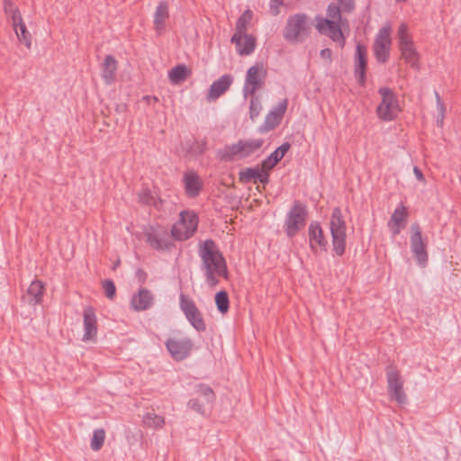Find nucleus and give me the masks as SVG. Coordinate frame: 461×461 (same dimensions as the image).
<instances>
[{"mask_svg":"<svg viewBox=\"0 0 461 461\" xmlns=\"http://www.w3.org/2000/svg\"><path fill=\"white\" fill-rule=\"evenodd\" d=\"M443 120H444V114H440V118H438L437 120V123L438 126H442L443 125Z\"/></svg>","mask_w":461,"mask_h":461,"instance_id":"nucleus-57","label":"nucleus"},{"mask_svg":"<svg viewBox=\"0 0 461 461\" xmlns=\"http://www.w3.org/2000/svg\"><path fill=\"white\" fill-rule=\"evenodd\" d=\"M217 156L223 161H231L237 156L240 158V141L231 145L224 146L222 149L218 150Z\"/></svg>","mask_w":461,"mask_h":461,"instance_id":"nucleus-30","label":"nucleus"},{"mask_svg":"<svg viewBox=\"0 0 461 461\" xmlns=\"http://www.w3.org/2000/svg\"><path fill=\"white\" fill-rule=\"evenodd\" d=\"M411 250L416 259L417 264L424 267H426L429 256L427 252V244L422 238L421 229L419 223H412L411 226Z\"/></svg>","mask_w":461,"mask_h":461,"instance_id":"nucleus-11","label":"nucleus"},{"mask_svg":"<svg viewBox=\"0 0 461 461\" xmlns=\"http://www.w3.org/2000/svg\"><path fill=\"white\" fill-rule=\"evenodd\" d=\"M44 291V284L40 280H34L22 295V302L30 306L40 304L42 302Z\"/></svg>","mask_w":461,"mask_h":461,"instance_id":"nucleus-19","label":"nucleus"},{"mask_svg":"<svg viewBox=\"0 0 461 461\" xmlns=\"http://www.w3.org/2000/svg\"><path fill=\"white\" fill-rule=\"evenodd\" d=\"M165 346L174 360L182 361L190 356L194 342L190 338L177 332L167 339Z\"/></svg>","mask_w":461,"mask_h":461,"instance_id":"nucleus-8","label":"nucleus"},{"mask_svg":"<svg viewBox=\"0 0 461 461\" xmlns=\"http://www.w3.org/2000/svg\"><path fill=\"white\" fill-rule=\"evenodd\" d=\"M308 212L306 205L300 201H294L293 206L286 213L285 220V231L288 238L295 237L305 226Z\"/></svg>","mask_w":461,"mask_h":461,"instance_id":"nucleus-4","label":"nucleus"},{"mask_svg":"<svg viewBox=\"0 0 461 461\" xmlns=\"http://www.w3.org/2000/svg\"><path fill=\"white\" fill-rule=\"evenodd\" d=\"M342 9L337 4H330L327 8V15L328 19L330 21H336V23H340L341 26H348V20L343 19L341 16Z\"/></svg>","mask_w":461,"mask_h":461,"instance_id":"nucleus-31","label":"nucleus"},{"mask_svg":"<svg viewBox=\"0 0 461 461\" xmlns=\"http://www.w3.org/2000/svg\"><path fill=\"white\" fill-rule=\"evenodd\" d=\"M288 99L280 101L267 115L264 122L259 127L261 133L268 132L276 128L282 122L284 114L286 112Z\"/></svg>","mask_w":461,"mask_h":461,"instance_id":"nucleus-15","label":"nucleus"},{"mask_svg":"<svg viewBox=\"0 0 461 461\" xmlns=\"http://www.w3.org/2000/svg\"><path fill=\"white\" fill-rule=\"evenodd\" d=\"M309 247L313 253L327 251L328 240L319 221H312L308 228Z\"/></svg>","mask_w":461,"mask_h":461,"instance_id":"nucleus-17","label":"nucleus"},{"mask_svg":"<svg viewBox=\"0 0 461 461\" xmlns=\"http://www.w3.org/2000/svg\"><path fill=\"white\" fill-rule=\"evenodd\" d=\"M197 225V215L191 211H183L180 212V219L171 229V236L176 240H186L195 233Z\"/></svg>","mask_w":461,"mask_h":461,"instance_id":"nucleus-7","label":"nucleus"},{"mask_svg":"<svg viewBox=\"0 0 461 461\" xmlns=\"http://www.w3.org/2000/svg\"><path fill=\"white\" fill-rule=\"evenodd\" d=\"M277 461H280V460H277Z\"/></svg>","mask_w":461,"mask_h":461,"instance_id":"nucleus-58","label":"nucleus"},{"mask_svg":"<svg viewBox=\"0 0 461 461\" xmlns=\"http://www.w3.org/2000/svg\"><path fill=\"white\" fill-rule=\"evenodd\" d=\"M198 256L201 260L200 269L209 287L214 288L218 285L221 277L228 279L229 271L226 260L214 240H206L200 242Z\"/></svg>","mask_w":461,"mask_h":461,"instance_id":"nucleus-1","label":"nucleus"},{"mask_svg":"<svg viewBox=\"0 0 461 461\" xmlns=\"http://www.w3.org/2000/svg\"><path fill=\"white\" fill-rule=\"evenodd\" d=\"M103 288L104 290L105 296L113 300L115 297L116 287L113 280L106 279L103 282Z\"/></svg>","mask_w":461,"mask_h":461,"instance_id":"nucleus-43","label":"nucleus"},{"mask_svg":"<svg viewBox=\"0 0 461 461\" xmlns=\"http://www.w3.org/2000/svg\"><path fill=\"white\" fill-rule=\"evenodd\" d=\"M8 16L12 20V23H13V27L14 28H16L20 24L24 23L19 10L14 11L13 14H11Z\"/></svg>","mask_w":461,"mask_h":461,"instance_id":"nucleus-46","label":"nucleus"},{"mask_svg":"<svg viewBox=\"0 0 461 461\" xmlns=\"http://www.w3.org/2000/svg\"><path fill=\"white\" fill-rule=\"evenodd\" d=\"M247 24L248 23L243 20L238 19L236 23L235 33L230 39L231 42H237L239 44V41L240 40V36L248 35L247 34Z\"/></svg>","mask_w":461,"mask_h":461,"instance_id":"nucleus-40","label":"nucleus"},{"mask_svg":"<svg viewBox=\"0 0 461 461\" xmlns=\"http://www.w3.org/2000/svg\"><path fill=\"white\" fill-rule=\"evenodd\" d=\"M284 0H271L270 7L273 14L277 15L279 14V7L283 5Z\"/></svg>","mask_w":461,"mask_h":461,"instance_id":"nucleus-50","label":"nucleus"},{"mask_svg":"<svg viewBox=\"0 0 461 461\" xmlns=\"http://www.w3.org/2000/svg\"><path fill=\"white\" fill-rule=\"evenodd\" d=\"M207 149V140L205 139L195 140L190 148V152L194 155H202Z\"/></svg>","mask_w":461,"mask_h":461,"instance_id":"nucleus-42","label":"nucleus"},{"mask_svg":"<svg viewBox=\"0 0 461 461\" xmlns=\"http://www.w3.org/2000/svg\"><path fill=\"white\" fill-rule=\"evenodd\" d=\"M215 303L221 313H226L230 307V301L227 292L220 291L215 295Z\"/></svg>","mask_w":461,"mask_h":461,"instance_id":"nucleus-35","label":"nucleus"},{"mask_svg":"<svg viewBox=\"0 0 461 461\" xmlns=\"http://www.w3.org/2000/svg\"><path fill=\"white\" fill-rule=\"evenodd\" d=\"M413 173L419 181H424V176L419 167H414Z\"/></svg>","mask_w":461,"mask_h":461,"instance_id":"nucleus-54","label":"nucleus"},{"mask_svg":"<svg viewBox=\"0 0 461 461\" xmlns=\"http://www.w3.org/2000/svg\"><path fill=\"white\" fill-rule=\"evenodd\" d=\"M290 147L291 146L288 142H285L281 146H279L276 149H275L274 153L277 154L276 156L279 157L280 159H282L285 157V153L289 150Z\"/></svg>","mask_w":461,"mask_h":461,"instance_id":"nucleus-47","label":"nucleus"},{"mask_svg":"<svg viewBox=\"0 0 461 461\" xmlns=\"http://www.w3.org/2000/svg\"><path fill=\"white\" fill-rule=\"evenodd\" d=\"M184 184L185 194L188 197H196L203 186V182L196 172L190 170L184 175Z\"/></svg>","mask_w":461,"mask_h":461,"instance_id":"nucleus-25","label":"nucleus"},{"mask_svg":"<svg viewBox=\"0 0 461 461\" xmlns=\"http://www.w3.org/2000/svg\"><path fill=\"white\" fill-rule=\"evenodd\" d=\"M169 18L168 4L166 1L158 3L154 14V28L158 33H161L165 29V23Z\"/></svg>","mask_w":461,"mask_h":461,"instance_id":"nucleus-26","label":"nucleus"},{"mask_svg":"<svg viewBox=\"0 0 461 461\" xmlns=\"http://www.w3.org/2000/svg\"><path fill=\"white\" fill-rule=\"evenodd\" d=\"M267 77V70L263 64L257 63L250 67L245 77V82L242 88V94L244 98H248L249 95H253L256 92L264 86L265 80Z\"/></svg>","mask_w":461,"mask_h":461,"instance_id":"nucleus-9","label":"nucleus"},{"mask_svg":"<svg viewBox=\"0 0 461 461\" xmlns=\"http://www.w3.org/2000/svg\"><path fill=\"white\" fill-rule=\"evenodd\" d=\"M330 230L332 238L333 251L342 256L346 250L347 225L339 207L332 210L330 220Z\"/></svg>","mask_w":461,"mask_h":461,"instance_id":"nucleus-3","label":"nucleus"},{"mask_svg":"<svg viewBox=\"0 0 461 461\" xmlns=\"http://www.w3.org/2000/svg\"><path fill=\"white\" fill-rule=\"evenodd\" d=\"M436 97H437L438 109L440 112V114H444V112H445L444 104L441 102L440 96L438 93H436Z\"/></svg>","mask_w":461,"mask_h":461,"instance_id":"nucleus-53","label":"nucleus"},{"mask_svg":"<svg viewBox=\"0 0 461 461\" xmlns=\"http://www.w3.org/2000/svg\"><path fill=\"white\" fill-rule=\"evenodd\" d=\"M399 48L402 57L412 68H418V53L413 46V42L408 34V28L405 23H402L398 29Z\"/></svg>","mask_w":461,"mask_h":461,"instance_id":"nucleus-12","label":"nucleus"},{"mask_svg":"<svg viewBox=\"0 0 461 461\" xmlns=\"http://www.w3.org/2000/svg\"><path fill=\"white\" fill-rule=\"evenodd\" d=\"M105 438V432L103 429L94 430L91 439V448L94 451H98L102 448Z\"/></svg>","mask_w":461,"mask_h":461,"instance_id":"nucleus-39","label":"nucleus"},{"mask_svg":"<svg viewBox=\"0 0 461 461\" xmlns=\"http://www.w3.org/2000/svg\"><path fill=\"white\" fill-rule=\"evenodd\" d=\"M236 46L237 52L241 56H247L251 54L256 48V39L252 35L240 36L239 44L233 42Z\"/></svg>","mask_w":461,"mask_h":461,"instance_id":"nucleus-28","label":"nucleus"},{"mask_svg":"<svg viewBox=\"0 0 461 461\" xmlns=\"http://www.w3.org/2000/svg\"><path fill=\"white\" fill-rule=\"evenodd\" d=\"M274 151L262 161L261 166L266 168L268 172L272 168L276 167V165L281 160L279 157L276 156Z\"/></svg>","mask_w":461,"mask_h":461,"instance_id":"nucleus-44","label":"nucleus"},{"mask_svg":"<svg viewBox=\"0 0 461 461\" xmlns=\"http://www.w3.org/2000/svg\"><path fill=\"white\" fill-rule=\"evenodd\" d=\"M143 422L149 428H161L165 424L164 417L156 414L155 412H148L143 417Z\"/></svg>","mask_w":461,"mask_h":461,"instance_id":"nucleus-34","label":"nucleus"},{"mask_svg":"<svg viewBox=\"0 0 461 461\" xmlns=\"http://www.w3.org/2000/svg\"><path fill=\"white\" fill-rule=\"evenodd\" d=\"M187 68L185 65H177L168 72V77L173 83H180L186 78Z\"/></svg>","mask_w":461,"mask_h":461,"instance_id":"nucleus-32","label":"nucleus"},{"mask_svg":"<svg viewBox=\"0 0 461 461\" xmlns=\"http://www.w3.org/2000/svg\"><path fill=\"white\" fill-rule=\"evenodd\" d=\"M153 304L154 295L146 288H140L137 294L132 295L131 300V306L136 312L146 311Z\"/></svg>","mask_w":461,"mask_h":461,"instance_id":"nucleus-22","label":"nucleus"},{"mask_svg":"<svg viewBox=\"0 0 461 461\" xmlns=\"http://www.w3.org/2000/svg\"><path fill=\"white\" fill-rule=\"evenodd\" d=\"M4 9L7 15H10L14 11L18 10V8L14 5V4L11 0L4 1Z\"/></svg>","mask_w":461,"mask_h":461,"instance_id":"nucleus-49","label":"nucleus"},{"mask_svg":"<svg viewBox=\"0 0 461 461\" xmlns=\"http://www.w3.org/2000/svg\"><path fill=\"white\" fill-rule=\"evenodd\" d=\"M240 158H247L259 149L263 145V140L254 139V140H240Z\"/></svg>","mask_w":461,"mask_h":461,"instance_id":"nucleus-29","label":"nucleus"},{"mask_svg":"<svg viewBox=\"0 0 461 461\" xmlns=\"http://www.w3.org/2000/svg\"><path fill=\"white\" fill-rule=\"evenodd\" d=\"M139 202L149 206H158V197L149 188H142L139 193Z\"/></svg>","mask_w":461,"mask_h":461,"instance_id":"nucleus-33","label":"nucleus"},{"mask_svg":"<svg viewBox=\"0 0 461 461\" xmlns=\"http://www.w3.org/2000/svg\"><path fill=\"white\" fill-rule=\"evenodd\" d=\"M391 26H384L375 40L374 52L378 62L385 63L388 59L391 47Z\"/></svg>","mask_w":461,"mask_h":461,"instance_id":"nucleus-14","label":"nucleus"},{"mask_svg":"<svg viewBox=\"0 0 461 461\" xmlns=\"http://www.w3.org/2000/svg\"><path fill=\"white\" fill-rule=\"evenodd\" d=\"M337 2L343 13H351L355 8V0H337Z\"/></svg>","mask_w":461,"mask_h":461,"instance_id":"nucleus-45","label":"nucleus"},{"mask_svg":"<svg viewBox=\"0 0 461 461\" xmlns=\"http://www.w3.org/2000/svg\"><path fill=\"white\" fill-rule=\"evenodd\" d=\"M252 18V13L250 10L245 11L240 16V19L243 20L246 23H249Z\"/></svg>","mask_w":461,"mask_h":461,"instance_id":"nucleus-52","label":"nucleus"},{"mask_svg":"<svg viewBox=\"0 0 461 461\" xmlns=\"http://www.w3.org/2000/svg\"><path fill=\"white\" fill-rule=\"evenodd\" d=\"M232 82L233 77L231 75L225 74L221 76L211 85L207 95V100L215 101L218 99L230 88Z\"/></svg>","mask_w":461,"mask_h":461,"instance_id":"nucleus-24","label":"nucleus"},{"mask_svg":"<svg viewBox=\"0 0 461 461\" xmlns=\"http://www.w3.org/2000/svg\"><path fill=\"white\" fill-rule=\"evenodd\" d=\"M311 29L309 16L305 14H296L287 18L283 37L289 43H302L310 36Z\"/></svg>","mask_w":461,"mask_h":461,"instance_id":"nucleus-2","label":"nucleus"},{"mask_svg":"<svg viewBox=\"0 0 461 461\" xmlns=\"http://www.w3.org/2000/svg\"><path fill=\"white\" fill-rule=\"evenodd\" d=\"M143 99L147 100L149 103L150 102V100H153L154 102H158V98L156 96L146 95V96H144Z\"/></svg>","mask_w":461,"mask_h":461,"instance_id":"nucleus-56","label":"nucleus"},{"mask_svg":"<svg viewBox=\"0 0 461 461\" xmlns=\"http://www.w3.org/2000/svg\"><path fill=\"white\" fill-rule=\"evenodd\" d=\"M240 180L243 183H249L258 181L267 185L269 182L268 171L261 166V168L258 167H246L240 172Z\"/></svg>","mask_w":461,"mask_h":461,"instance_id":"nucleus-23","label":"nucleus"},{"mask_svg":"<svg viewBox=\"0 0 461 461\" xmlns=\"http://www.w3.org/2000/svg\"><path fill=\"white\" fill-rule=\"evenodd\" d=\"M179 305L186 320L197 331L201 332L206 330L203 314L191 298L181 294L179 296Z\"/></svg>","mask_w":461,"mask_h":461,"instance_id":"nucleus-10","label":"nucleus"},{"mask_svg":"<svg viewBox=\"0 0 461 461\" xmlns=\"http://www.w3.org/2000/svg\"><path fill=\"white\" fill-rule=\"evenodd\" d=\"M344 27L341 26L340 23H336V21L316 16V29L318 32L339 43L341 48L345 45V37L342 32V28Z\"/></svg>","mask_w":461,"mask_h":461,"instance_id":"nucleus-13","label":"nucleus"},{"mask_svg":"<svg viewBox=\"0 0 461 461\" xmlns=\"http://www.w3.org/2000/svg\"><path fill=\"white\" fill-rule=\"evenodd\" d=\"M83 341H95L97 337V317L93 307H86L83 312Z\"/></svg>","mask_w":461,"mask_h":461,"instance_id":"nucleus-18","label":"nucleus"},{"mask_svg":"<svg viewBox=\"0 0 461 461\" xmlns=\"http://www.w3.org/2000/svg\"><path fill=\"white\" fill-rule=\"evenodd\" d=\"M196 393L203 398V401L209 404L212 403L215 399V394L212 389L206 384H200L196 387Z\"/></svg>","mask_w":461,"mask_h":461,"instance_id":"nucleus-36","label":"nucleus"},{"mask_svg":"<svg viewBox=\"0 0 461 461\" xmlns=\"http://www.w3.org/2000/svg\"><path fill=\"white\" fill-rule=\"evenodd\" d=\"M366 48L360 44H357L355 55V77L361 86L366 82Z\"/></svg>","mask_w":461,"mask_h":461,"instance_id":"nucleus-20","label":"nucleus"},{"mask_svg":"<svg viewBox=\"0 0 461 461\" xmlns=\"http://www.w3.org/2000/svg\"><path fill=\"white\" fill-rule=\"evenodd\" d=\"M251 98H250V104H249V118L252 120V121H255L261 110H262V105H261V101H260V98L259 96L256 95H250Z\"/></svg>","mask_w":461,"mask_h":461,"instance_id":"nucleus-38","label":"nucleus"},{"mask_svg":"<svg viewBox=\"0 0 461 461\" xmlns=\"http://www.w3.org/2000/svg\"><path fill=\"white\" fill-rule=\"evenodd\" d=\"M408 219V211L403 204L398 205L393 212L389 221L388 228L393 237L399 235L404 228Z\"/></svg>","mask_w":461,"mask_h":461,"instance_id":"nucleus-21","label":"nucleus"},{"mask_svg":"<svg viewBox=\"0 0 461 461\" xmlns=\"http://www.w3.org/2000/svg\"><path fill=\"white\" fill-rule=\"evenodd\" d=\"M117 71V61L112 55H106L102 64V77L106 85H111Z\"/></svg>","mask_w":461,"mask_h":461,"instance_id":"nucleus-27","label":"nucleus"},{"mask_svg":"<svg viewBox=\"0 0 461 461\" xmlns=\"http://www.w3.org/2000/svg\"><path fill=\"white\" fill-rule=\"evenodd\" d=\"M290 147L291 146L288 142H285L281 146H279L276 149H275L274 153L277 154L276 156L279 157L280 159H282L285 157V153L289 150Z\"/></svg>","mask_w":461,"mask_h":461,"instance_id":"nucleus-48","label":"nucleus"},{"mask_svg":"<svg viewBox=\"0 0 461 461\" xmlns=\"http://www.w3.org/2000/svg\"><path fill=\"white\" fill-rule=\"evenodd\" d=\"M205 403L206 402L204 401H201L198 398H194L188 401L187 406L197 413L203 415L205 414Z\"/></svg>","mask_w":461,"mask_h":461,"instance_id":"nucleus-41","label":"nucleus"},{"mask_svg":"<svg viewBox=\"0 0 461 461\" xmlns=\"http://www.w3.org/2000/svg\"><path fill=\"white\" fill-rule=\"evenodd\" d=\"M321 57L323 59H330L331 58V50L330 49L321 50Z\"/></svg>","mask_w":461,"mask_h":461,"instance_id":"nucleus-55","label":"nucleus"},{"mask_svg":"<svg viewBox=\"0 0 461 461\" xmlns=\"http://www.w3.org/2000/svg\"><path fill=\"white\" fill-rule=\"evenodd\" d=\"M142 235L145 242L153 249L164 251L173 246L171 234L162 226L147 225L143 228Z\"/></svg>","mask_w":461,"mask_h":461,"instance_id":"nucleus-5","label":"nucleus"},{"mask_svg":"<svg viewBox=\"0 0 461 461\" xmlns=\"http://www.w3.org/2000/svg\"><path fill=\"white\" fill-rule=\"evenodd\" d=\"M378 93L382 98L376 108L378 118L384 122L394 120L400 112L397 95L389 87H381Z\"/></svg>","mask_w":461,"mask_h":461,"instance_id":"nucleus-6","label":"nucleus"},{"mask_svg":"<svg viewBox=\"0 0 461 461\" xmlns=\"http://www.w3.org/2000/svg\"><path fill=\"white\" fill-rule=\"evenodd\" d=\"M15 33L21 42H23L27 48H31L32 45V38L31 34L28 32L25 23L20 24L18 27L14 28Z\"/></svg>","mask_w":461,"mask_h":461,"instance_id":"nucleus-37","label":"nucleus"},{"mask_svg":"<svg viewBox=\"0 0 461 461\" xmlns=\"http://www.w3.org/2000/svg\"><path fill=\"white\" fill-rule=\"evenodd\" d=\"M136 276H137L138 280L141 284H143V283H145V281L147 279V273L142 269H138L136 272Z\"/></svg>","mask_w":461,"mask_h":461,"instance_id":"nucleus-51","label":"nucleus"},{"mask_svg":"<svg viewBox=\"0 0 461 461\" xmlns=\"http://www.w3.org/2000/svg\"><path fill=\"white\" fill-rule=\"evenodd\" d=\"M388 391L397 402L402 404L406 402V394L403 392V383L401 380L399 371L393 366L386 368Z\"/></svg>","mask_w":461,"mask_h":461,"instance_id":"nucleus-16","label":"nucleus"}]
</instances>
